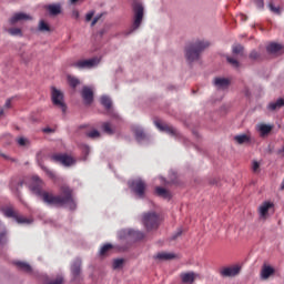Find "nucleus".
Here are the masks:
<instances>
[{"label": "nucleus", "instance_id": "obj_1", "mask_svg": "<svg viewBox=\"0 0 284 284\" xmlns=\"http://www.w3.org/2000/svg\"><path fill=\"white\" fill-rule=\"evenodd\" d=\"M33 184L31 185V192L39 196L47 205H69L71 210L77 207L74 202V196L72 195L73 191L68 186V184H62L60 186V195H54V193L43 190V180H40L39 176L32 178Z\"/></svg>", "mask_w": 284, "mask_h": 284}, {"label": "nucleus", "instance_id": "obj_2", "mask_svg": "<svg viewBox=\"0 0 284 284\" xmlns=\"http://www.w3.org/2000/svg\"><path fill=\"white\" fill-rule=\"evenodd\" d=\"M206 48H210V43L205 40H197L186 45L185 57L189 63L199 61L201 57V52H203Z\"/></svg>", "mask_w": 284, "mask_h": 284}, {"label": "nucleus", "instance_id": "obj_3", "mask_svg": "<svg viewBox=\"0 0 284 284\" xmlns=\"http://www.w3.org/2000/svg\"><path fill=\"white\" fill-rule=\"evenodd\" d=\"M133 23L131 26V28L125 31V36L129 37V34H132V32H136V30H139V28H141V23H143V4L135 2L133 4Z\"/></svg>", "mask_w": 284, "mask_h": 284}, {"label": "nucleus", "instance_id": "obj_4", "mask_svg": "<svg viewBox=\"0 0 284 284\" xmlns=\"http://www.w3.org/2000/svg\"><path fill=\"white\" fill-rule=\"evenodd\" d=\"M142 223L146 232H152V230H159V225H161V216L156 214V212L143 213Z\"/></svg>", "mask_w": 284, "mask_h": 284}, {"label": "nucleus", "instance_id": "obj_5", "mask_svg": "<svg viewBox=\"0 0 284 284\" xmlns=\"http://www.w3.org/2000/svg\"><path fill=\"white\" fill-rule=\"evenodd\" d=\"M129 187L135 196L139 199H145V192L148 190V184L142 179H135L129 182Z\"/></svg>", "mask_w": 284, "mask_h": 284}, {"label": "nucleus", "instance_id": "obj_6", "mask_svg": "<svg viewBox=\"0 0 284 284\" xmlns=\"http://www.w3.org/2000/svg\"><path fill=\"white\" fill-rule=\"evenodd\" d=\"M51 101L53 105H55V108H60L62 112H65L68 110L63 93L61 92V90L54 87L51 88Z\"/></svg>", "mask_w": 284, "mask_h": 284}, {"label": "nucleus", "instance_id": "obj_7", "mask_svg": "<svg viewBox=\"0 0 284 284\" xmlns=\"http://www.w3.org/2000/svg\"><path fill=\"white\" fill-rule=\"evenodd\" d=\"M2 213L7 219H14V221H17V223H30V221H28V219L21 216L19 214V212L17 210H14V207H12V206L2 209Z\"/></svg>", "mask_w": 284, "mask_h": 284}, {"label": "nucleus", "instance_id": "obj_8", "mask_svg": "<svg viewBox=\"0 0 284 284\" xmlns=\"http://www.w3.org/2000/svg\"><path fill=\"white\" fill-rule=\"evenodd\" d=\"M99 62L95 58L89 60H79L73 62L71 65L72 68H77V70H92V68L97 67Z\"/></svg>", "mask_w": 284, "mask_h": 284}, {"label": "nucleus", "instance_id": "obj_9", "mask_svg": "<svg viewBox=\"0 0 284 284\" xmlns=\"http://www.w3.org/2000/svg\"><path fill=\"white\" fill-rule=\"evenodd\" d=\"M51 160L54 161V163H61L62 165L70 166L72 163H74V159H72L70 155L57 153L51 156Z\"/></svg>", "mask_w": 284, "mask_h": 284}, {"label": "nucleus", "instance_id": "obj_10", "mask_svg": "<svg viewBox=\"0 0 284 284\" xmlns=\"http://www.w3.org/2000/svg\"><path fill=\"white\" fill-rule=\"evenodd\" d=\"M81 97L85 105H92L94 101V91L90 87H83L81 91Z\"/></svg>", "mask_w": 284, "mask_h": 284}, {"label": "nucleus", "instance_id": "obj_11", "mask_svg": "<svg viewBox=\"0 0 284 284\" xmlns=\"http://www.w3.org/2000/svg\"><path fill=\"white\" fill-rule=\"evenodd\" d=\"M274 209V203L272 202H263L258 207L260 219L264 221L270 216V211Z\"/></svg>", "mask_w": 284, "mask_h": 284}, {"label": "nucleus", "instance_id": "obj_12", "mask_svg": "<svg viewBox=\"0 0 284 284\" xmlns=\"http://www.w3.org/2000/svg\"><path fill=\"white\" fill-rule=\"evenodd\" d=\"M199 278V274L195 272H182L180 274V281L182 284H194V282Z\"/></svg>", "mask_w": 284, "mask_h": 284}, {"label": "nucleus", "instance_id": "obj_13", "mask_svg": "<svg viewBox=\"0 0 284 284\" xmlns=\"http://www.w3.org/2000/svg\"><path fill=\"white\" fill-rule=\"evenodd\" d=\"M154 123L158 130H160V132H166V134H170L171 136H176V134H179L176 129H174L173 126L162 124L160 121H155Z\"/></svg>", "mask_w": 284, "mask_h": 284}, {"label": "nucleus", "instance_id": "obj_14", "mask_svg": "<svg viewBox=\"0 0 284 284\" xmlns=\"http://www.w3.org/2000/svg\"><path fill=\"white\" fill-rule=\"evenodd\" d=\"M275 273H276V270H274V267H272L271 265L264 264L261 270V280L267 281V278H270V276H274Z\"/></svg>", "mask_w": 284, "mask_h": 284}, {"label": "nucleus", "instance_id": "obj_15", "mask_svg": "<svg viewBox=\"0 0 284 284\" xmlns=\"http://www.w3.org/2000/svg\"><path fill=\"white\" fill-rule=\"evenodd\" d=\"M240 272L241 267L239 266L224 267L221 270V275L225 277H232L239 275Z\"/></svg>", "mask_w": 284, "mask_h": 284}, {"label": "nucleus", "instance_id": "obj_16", "mask_svg": "<svg viewBox=\"0 0 284 284\" xmlns=\"http://www.w3.org/2000/svg\"><path fill=\"white\" fill-rule=\"evenodd\" d=\"M214 85L217 90H227L230 88V79L227 78H215Z\"/></svg>", "mask_w": 284, "mask_h": 284}, {"label": "nucleus", "instance_id": "obj_17", "mask_svg": "<svg viewBox=\"0 0 284 284\" xmlns=\"http://www.w3.org/2000/svg\"><path fill=\"white\" fill-rule=\"evenodd\" d=\"M32 19V17H30L27 13H16L13 14V17L10 19V23L11 26H14V23H19V21H30Z\"/></svg>", "mask_w": 284, "mask_h": 284}, {"label": "nucleus", "instance_id": "obj_18", "mask_svg": "<svg viewBox=\"0 0 284 284\" xmlns=\"http://www.w3.org/2000/svg\"><path fill=\"white\" fill-rule=\"evenodd\" d=\"M45 10H48L50 17H59L61 14V6L59 3H53L45 6Z\"/></svg>", "mask_w": 284, "mask_h": 284}, {"label": "nucleus", "instance_id": "obj_19", "mask_svg": "<svg viewBox=\"0 0 284 284\" xmlns=\"http://www.w3.org/2000/svg\"><path fill=\"white\" fill-rule=\"evenodd\" d=\"M81 260L77 258L71 265V274L73 275L74 280H77L78 276H81Z\"/></svg>", "mask_w": 284, "mask_h": 284}, {"label": "nucleus", "instance_id": "obj_20", "mask_svg": "<svg viewBox=\"0 0 284 284\" xmlns=\"http://www.w3.org/2000/svg\"><path fill=\"white\" fill-rule=\"evenodd\" d=\"M281 50H283V45L276 42H271L267 47H266V52L268 54H278V52H281Z\"/></svg>", "mask_w": 284, "mask_h": 284}, {"label": "nucleus", "instance_id": "obj_21", "mask_svg": "<svg viewBox=\"0 0 284 284\" xmlns=\"http://www.w3.org/2000/svg\"><path fill=\"white\" fill-rule=\"evenodd\" d=\"M281 108H284V99L283 98L277 99L275 102H270L267 105V109L271 110V112L281 110Z\"/></svg>", "mask_w": 284, "mask_h": 284}, {"label": "nucleus", "instance_id": "obj_22", "mask_svg": "<svg viewBox=\"0 0 284 284\" xmlns=\"http://www.w3.org/2000/svg\"><path fill=\"white\" fill-rule=\"evenodd\" d=\"M273 129H274L273 125L265 124V123H261L257 125V130L261 133V136H267V134H270V132H272Z\"/></svg>", "mask_w": 284, "mask_h": 284}, {"label": "nucleus", "instance_id": "obj_23", "mask_svg": "<svg viewBox=\"0 0 284 284\" xmlns=\"http://www.w3.org/2000/svg\"><path fill=\"white\" fill-rule=\"evenodd\" d=\"M154 258H156L158 261H172V258H176V255H174V253H158Z\"/></svg>", "mask_w": 284, "mask_h": 284}, {"label": "nucleus", "instance_id": "obj_24", "mask_svg": "<svg viewBox=\"0 0 284 284\" xmlns=\"http://www.w3.org/2000/svg\"><path fill=\"white\" fill-rule=\"evenodd\" d=\"M155 194L156 196H161L162 199H172L170 191L161 186L155 187Z\"/></svg>", "mask_w": 284, "mask_h": 284}, {"label": "nucleus", "instance_id": "obj_25", "mask_svg": "<svg viewBox=\"0 0 284 284\" xmlns=\"http://www.w3.org/2000/svg\"><path fill=\"white\" fill-rule=\"evenodd\" d=\"M6 243H8V230H6V226L0 221V244L3 245Z\"/></svg>", "mask_w": 284, "mask_h": 284}, {"label": "nucleus", "instance_id": "obj_26", "mask_svg": "<svg viewBox=\"0 0 284 284\" xmlns=\"http://www.w3.org/2000/svg\"><path fill=\"white\" fill-rule=\"evenodd\" d=\"M100 103L105 108V110H112V99L108 95H103L100 98Z\"/></svg>", "mask_w": 284, "mask_h": 284}, {"label": "nucleus", "instance_id": "obj_27", "mask_svg": "<svg viewBox=\"0 0 284 284\" xmlns=\"http://www.w3.org/2000/svg\"><path fill=\"white\" fill-rule=\"evenodd\" d=\"M234 141H236L239 145H243V143H250L251 139H250V135L247 134H241V135H235Z\"/></svg>", "mask_w": 284, "mask_h": 284}, {"label": "nucleus", "instance_id": "obj_28", "mask_svg": "<svg viewBox=\"0 0 284 284\" xmlns=\"http://www.w3.org/2000/svg\"><path fill=\"white\" fill-rule=\"evenodd\" d=\"M17 267L22 270V272H32V266L26 262H16Z\"/></svg>", "mask_w": 284, "mask_h": 284}, {"label": "nucleus", "instance_id": "obj_29", "mask_svg": "<svg viewBox=\"0 0 284 284\" xmlns=\"http://www.w3.org/2000/svg\"><path fill=\"white\" fill-rule=\"evenodd\" d=\"M68 83L71 88H77L81 83V81L77 77L68 75Z\"/></svg>", "mask_w": 284, "mask_h": 284}, {"label": "nucleus", "instance_id": "obj_30", "mask_svg": "<svg viewBox=\"0 0 284 284\" xmlns=\"http://www.w3.org/2000/svg\"><path fill=\"white\" fill-rule=\"evenodd\" d=\"M41 170H43V172H45V174L49 176V179H52L54 181V179H57V174L54 173V171L48 169V166L40 164Z\"/></svg>", "mask_w": 284, "mask_h": 284}, {"label": "nucleus", "instance_id": "obj_31", "mask_svg": "<svg viewBox=\"0 0 284 284\" xmlns=\"http://www.w3.org/2000/svg\"><path fill=\"white\" fill-rule=\"evenodd\" d=\"M102 130L103 132H105V134H110V135L114 134V130L112 129V124H110V122H104L102 124Z\"/></svg>", "mask_w": 284, "mask_h": 284}, {"label": "nucleus", "instance_id": "obj_32", "mask_svg": "<svg viewBox=\"0 0 284 284\" xmlns=\"http://www.w3.org/2000/svg\"><path fill=\"white\" fill-rule=\"evenodd\" d=\"M133 132L138 141H143V139H145V133L140 128H134Z\"/></svg>", "mask_w": 284, "mask_h": 284}, {"label": "nucleus", "instance_id": "obj_33", "mask_svg": "<svg viewBox=\"0 0 284 284\" xmlns=\"http://www.w3.org/2000/svg\"><path fill=\"white\" fill-rule=\"evenodd\" d=\"M131 236H133V239H135L136 241H143V239H145V233L141 231H132Z\"/></svg>", "mask_w": 284, "mask_h": 284}, {"label": "nucleus", "instance_id": "obj_34", "mask_svg": "<svg viewBox=\"0 0 284 284\" xmlns=\"http://www.w3.org/2000/svg\"><path fill=\"white\" fill-rule=\"evenodd\" d=\"M8 32L11 34V37H23V32L20 28H11L8 30Z\"/></svg>", "mask_w": 284, "mask_h": 284}, {"label": "nucleus", "instance_id": "obj_35", "mask_svg": "<svg viewBox=\"0 0 284 284\" xmlns=\"http://www.w3.org/2000/svg\"><path fill=\"white\" fill-rule=\"evenodd\" d=\"M39 30H40V32H50V24H48V22L41 20L39 23Z\"/></svg>", "mask_w": 284, "mask_h": 284}, {"label": "nucleus", "instance_id": "obj_36", "mask_svg": "<svg viewBox=\"0 0 284 284\" xmlns=\"http://www.w3.org/2000/svg\"><path fill=\"white\" fill-rule=\"evenodd\" d=\"M112 250V244H104L100 250V256H105Z\"/></svg>", "mask_w": 284, "mask_h": 284}, {"label": "nucleus", "instance_id": "obj_37", "mask_svg": "<svg viewBox=\"0 0 284 284\" xmlns=\"http://www.w3.org/2000/svg\"><path fill=\"white\" fill-rule=\"evenodd\" d=\"M123 267V258H118L113 261V270H121Z\"/></svg>", "mask_w": 284, "mask_h": 284}, {"label": "nucleus", "instance_id": "obj_38", "mask_svg": "<svg viewBox=\"0 0 284 284\" xmlns=\"http://www.w3.org/2000/svg\"><path fill=\"white\" fill-rule=\"evenodd\" d=\"M252 170L254 174H258V172H261V163H258V161H253Z\"/></svg>", "mask_w": 284, "mask_h": 284}, {"label": "nucleus", "instance_id": "obj_39", "mask_svg": "<svg viewBox=\"0 0 284 284\" xmlns=\"http://www.w3.org/2000/svg\"><path fill=\"white\" fill-rule=\"evenodd\" d=\"M87 136H89V139H99V136H101V133L98 130H93L87 133Z\"/></svg>", "mask_w": 284, "mask_h": 284}, {"label": "nucleus", "instance_id": "obj_40", "mask_svg": "<svg viewBox=\"0 0 284 284\" xmlns=\"http://www.w3.org/2000/svg\"><path fill=\"white\" fill-rule=\"evenodd\" d=\"M227 63H230L231 65H233V68H239L240 63L239 60L232 58V57H227L226 58Z\"/></svg>", "mask_w": 284, "mask_h": 284}, {"label": "nucleus", "instance_id": "obj_41", "mask_svg": "<svg viewBox=\"0 0 284 284\" xmlns=\"http://www.w3.org/2000/svg\"><path fill=\"white\" fill-rule=\"evenodd\" d=\"M30 143V141L26 138H19L18 139V144L21 146V148H26V145H28Z\"/></svg>", "mask_w": 284, "mask_h": 284}, {"label": "nucleus", "instance_id": "obj_42", "mask_svg": "<svg viewBox=\"0 0 284 284\" xmlns=\"http://www.w3.org/2000/svg\"><path fill=\"white\" fill-rule=\"evenodd\" d=\"M268 8H270L271 12H274L275 14H281V8L274 7V3L271 2L268 4Z\"/></svg>", "mask_w": 284, "mask_h": 284}, {"label": "nucleus", "instance_id": "obj_43", "mask_svg": "<svg viewBox=\"0 0 284 284\" xmlns=\"http://www.w3.org/2000/svg\"><path fill=\"white\" fill-rule=\"evenodd\" d=\"M243 52V45L236 44L233 47V54H241Z\"/></svg>", "mask_w": 284, "mask_h": 284}, {"label": "nucleus", "instance_id": "obj_44", "mask_svg": "<svg viewBox=\"0 0 284 284\" xmlns=\"http://www.w3.org/2000/svg\"><path fill=\"white\" fill-rule=\"evenodd\" d=\"M47 284H63V276H58L57 280H52Z\"/></svg>", "mask_w": 284, "mask_h": 284}, {"label": "nucleus", "instance_id": "obj_45", "mask_svg": "<svg viewBox=\"0 0 284 284\" xmlns=\"http://www.w3.org/2000/svg\"><path fill=\"white\" fill-rule=\"evenodd\" d=\"M256 8H258L260 10H263V8L265 7V3L263 2V0H254Z\"/></svg>", "mask_w": 284, "mask_h": 284}, {"label": "nucleus", "instance_id": "obj_46", "mask_svg": "<svg viewBox=\"0 0 284 284\" xmlns=\"http://www.w3.org/2000/svg\"><path fill=\"white\" fill-rule=\"evenodd\" d=\"M101 17H103V14H99L95 18H93L91 22V28H94L95 23H99V21L101 20Z\"/></svg>", "mask_w": 284, "mask_h": 284}, {"label": "nucleus", "instance_id": "obj_47", "mask_svg": "<svg viewBox=\"0 0 284 284\" xmlns=\"http://www.w3.org/2000/svg\"><path fill=\"white\" fill-rule=\"evenodd\" d=\"M94 17V11H90L85 14V21L90 22L92 21V18Z\"/></svg>", "mask_w": 284, "mask_h": 284}, {"label": "nucleus", "instance_id": "obj_48", "mask_svg": "<svg viewBox=\"0 0 284 284\" xmlns=\"http://www.w3.org/2000/svg\"><path fill=\"white\" fill-rule=\"evenodd\" d=\"M4 108H6L7 110H10V108H12V99H8V100L6 101Z\"/></svg>", "mask_w": 284, "mask_h": 284}, {"label": "nucleus", "instance_id": "obj_49", "mask_svg": "<svg viewBox=\"0 0 284 284\" xmlns=\"http://www.w3.org/2000/svg\"><path fill=\"white\" fill-rule=\"evenodd\" d=\"M183 234V230L179 229V231L172 236L173 241H176V239H179V236H181Z\"/></svg>", "mask_w": 284, "mask_h": 284}, {"label": "nucleus", "instance_id": "obj_50", "mask_svg": "<svg viewBox=\"0 0 284 284\" xmlns=\"http://www.w3.org/2000/svg\"><path fill=\"white\" fill-rule=\"evenodd\" d=\"M71 17L72 19L79 20V17H80L79 10H73Z\"/></svg>", "mask_w": 284, "mask_h": 284}, {"label": "nucleus", "instance_id": "obj_51", "mask_svg": "<svg viewBox=\"0 0 284 284\" xmlns=\"http://www.w3.org/2000/svg\"><path fill=\"white\" fill-rule=\"evenodd\" d=\"M250 59H254V60L258 59V52L252 51V52L250 53Z\"/></svg>", "mask_w": 284, "mask_h": 284}, {"label": "nucleus", "instance_id": "obj_52", "mask_svg": "<svg viewBox=\"0 0 284 284\" xmlns=\"http://www.w3.org/2000/svg\"><path fill=\"white\" fill-rule=\"evenodd\" d=\"M42 132L47 133V134H50V132H52V129L50 128H45L42 130Z\"/></svg>", "mask_w": 284, "mask_h": 284}, {"label": "nucleus", "instance_id": "obj_53", "mask_svg": "<svg viewBox=\"0 0 284 284\" xmlns=\"http://www.w3.org/2000/svg\"><path fill=\"white\" fill-rule=\"evenodd\" d=\"M277 154H281L282 156H284V145L282 146V149H280V150L277 151Z\"/></svg>", "mask_w": 284, "mask_h": 284}, {"label": "nucleus", "instance_id": "obj_54", "mask_svg": "<svg viewBox=\"0 0 284 284\" xmlns=\"http://www.w3.org/2000/svg\"><path fill=\"white\" fill-rule=\"evenodd\" d=\"M240 17H241L242 21H247V16L241 14Z\"/></svg>", "mask_w": 284, "mask_h": 284}, {"label": "nucleus", "instance_id": "obj_55", "mask_svg": "<svg viewBox=\"0 0 284 284\" xmlns=\"http://www.w3.org/2000/svg\"><path fill=\"white\" fill-rule=\"evenodd\" d=\"M0 116H3V109H0Z\"/></svg>", "mask_w": 284, "mask_h": 284}, {"label": "nucleus", "instance_id": "obj_56", "mask_svg": "<svg viewBox=\"0 0 284 284\" xmlns=\"http://www.w3.org/2000/svg\"><path fill=\"white\" fill-rule=\"evenodd\" d=\"M79 0H70L71 3H77Z\"/></svg>", "mask_w": 284, "mask_h": 284}]
</instances>
